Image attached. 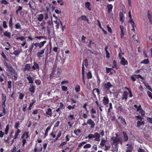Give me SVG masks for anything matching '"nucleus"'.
I'll use <instances>...</instances> for the list:
<instances>
[{"instance_id": "nucleus-8", "label": "nucleus", "mask_w": 152, "mask_h": 152, "mask_svg": "<svg viewBox=\"0 0 152 152\" xmlns=\"http://www.w3.org/2000/svg\"><path fill=\"white\" fill-rule=\"evenodd\" d=\"M45 49H43L40 52H39L37 54V57L40 58L42 57V55L44 53L45 51Z\"/></svg>"}, {"instance_id": "nucleus-26", "label": "nucleus", "mask_w": 152, "mask_h": 152, "mask_svg": "<svg viewBox=\"0 0 152 152\" xmlns=\"http://www.w3.org/2000/svg\"><path fill=\"white\" fill-rule=\"evenodd\" d=\"M107 8L108 9V12L110 13L112 10L113 8V6L112 5L110 4L107 5Z\"/></svg>"}, {"instance_id": "nucleus-43", "label": "nucleus", "mask_w": 152, "mask_h": 152, "mask_svg": "<svg viewBox=\"0 0 152 152\" xmlns=\"http://www.w3.org/2000/svg\"><path fill=\"white\" fill-rule=\"evenodd\" d=\"M87 77L88 79H90L92 77V75L90 72H88L87 75Z\"/></svg>"}, {"instance_id": "nucleus-9", "label": "nucleus", "mask_w": 152, "mask_h": 152, "mask_svg": "<svg viewBox=\"0 0 152 152\" xmlns=\"http://www.w3.org/2000/svg\"><path fill=\"white\" fill-rule=\"evenodd\" d=\"M95 139L94 140L96 141H99L100 140V135L97 132L94 133Z\"/></svg>"}, {"instance_id": "nucleus-56", "label": "nucleus", "mask_w": 152, "mask_h": 152, "mask_svg": "<svg viewBox=\"0 0 152 152\" xmlns=\"http://www.w3.org/2000/svg\"><path fill=\"white\" fill-rule=\"evenodd\" d=\"M12 18H10V20L9 21L10 27H11L12 26Z\"/></svg>"}, {"instance_id": "nucleus-23", "label": "nucleus", "mask_w": 152, "mask_h": 152, "mask_svg": "<svg viewBox=\"0 0 152 152\" xmlns=\"http://www.w3.org/2000/svg\"><path fill=\"white\" fill-rule=\"evenodd\" d=\"M6 96H5V98H6ZM6 101V99H5L4 102H3V104H2V107L3 109V113L4 114H5L6 113V111L5 110V102Z\"/></svg>"}, {"instance_id": "nucleus-39", "label": "nucleus", "mask_w": 152, "mask_h": 152, "mask_svg": "<svg viewBox=\"0 0 152 152\" xmlns=\"http://www.w3.org/2000/svg\"><path fill=\"white\" fill-rule=\"evenodd\" d=\"M15 28L17 29H21V26L20 23H17L15 25Z\"/></svg>"}, {"instance_id": "nucleus-36", "label": "nucleus", "mask_w": 152, "mask_h": 152, "mask_svg": "<svg viewBox=\"0 0 152 152\" xmlns=\"http://www.w3.org/2000/svg\"><path fill=\"white\" fill-rule=\"evenodd\" d=\"M149 63V61L148 59L144 60L141 62V64H147Z\"/></svg>"}, {"instance_id": "nucleus-14", "label": "nucleus", "mask_w": 152, "mask_h": 152, "mask_svg": "<svg viewBox=\"0 0 152 152\" xmlns=\"http://www.w3.org/2000/svg\"><path fill=\"white\" fill-rule=\"evenodd\" d=\"M120 28L121 31V34H120L121 37V39H123L124 35V27L123 26L120 25Z\"/></svg>"}, {"instance_id": "nucleus-1", "label": "nucleus", "mask_w": 152, "mask_h": 152, "mask_svg": "<svg viewBox=\"0 0 152 152\" xmlns=\"http://www.w3.org/2000/svg\"><path fill=\"white\" fill-rule=\"evenodd\" d=\"M111 139L112 141V144L115 146H117L119 143L122 144L123 141L120 137H112Z\"/></svg>"}, {"instance_id": "nucleus-2", "label": "nucleus", "mask_w": 152, "mask_h": 152, "mask_svg": "<svg viewBox=\"0 0 152 152\" xmlns=\"http://www.w3.org/2000/svg\"><path fill=\"white\" fill-rule=\"evenodd\" d=\"M29 133L28 132H25L21 136V139L22 142V145L24 147L25 144L26 143V139L28 138Z\"/></svg>"}, {"instance_id": "nucleus-29", "label": "nucleus", "mask_w": 152, "mask_h": 152, "mask_svg": "<svg viewBox=\"0 0 152 152\" xmlns=\"http://www.w3.org/2000/svg\"><path fill=\"white\" fill-rule=\"evenodd\" d=\"M120 19L121 22L123 23L124 21V17L123 15V14L120 13L119 14Z\"/></svg>"}, {"instance_id": "nucleus-19", "label": "nucleus", "mask_w": 152, "mask_h": 152, "mask_svg": "<svg viewBox=\"0 0 152 152\" xmlns=\"http://www.w3.org/2000/svg\"><path fill=\"white\" fill-rule=\"evenodd\" d=\"M106 142L107 140H105L103 138L102 139L100 143V145L102 147H103L104 145Z\"/></svg>"}, {"instance_id": "nucleus-18", "label": "nucleus", "mask_w": 152, "mask_h": 152, "mask_svg": "<svg viewBox=\"0 0 152 152\" xmlns=\"http://www.w3.org/2000/svg\"><path fill=\"white\" fill-rule=\"evenodd\" d=\"M21 132V131L19 129H17V131L15 132L14 136V139H16L17 138L19 134Z\"/></svg>"}, {"instance_id": "nucleus-20", "label": "nucleus", "mask_w": 152, "mask_h": 152, "mask_svg": "<svg viewBox=\"0 0 152 152\" xmlns=\"http://www.w3.org/2000/svg\"><path fill=\"white\" fill-rule=\"evenodd\" d=\"M46 42V41H44L43 42H41L40 43H38V46L39 48L40 49L42 48L44 45V44Z\"/></svg>"}, {"instance_id": "nucleus-21", "label": "nucleus", "mask_w": 152, "mask_h": 152, "mask_svg": "<svg viewBox=\"0 0 152 152\" xmlns=\"http://www.w3.org/2000/svg\"><path fill=\"white\" fill-rule=\"evenodd\" d=\"M44 16L42 14H40L38 16L37 20L39 21H41L44 18Z\"/></svg>"}, {"instance_id": "nucleus-49", "label": "nucleus", "mask_w": 152, "mask_h": 152, "mask_svg": "<svg viewBox=\"0 0 152 152\" xmlns=\"http://www.w3.org/2000/svg\"><path fill=\"white\" fill-rule=\"evenodd\" d=\"M147 120L148 122L152 124V117L151 118L148 117L147 118Z\"/></svg>"}, {"instance_id": "nucleus-3", "label": "nucleus", "mask_w": 152, "mask_h": 152, "mask_svg": "<svg viewBox=\"0 0 152 152\" xmlns=\"http://www.w3.org/2000/svg\"><path fill=\"white\" fill-rule=\"evenodd\" d=\"M136 109L137 111H139L142 115H145V112L141 108V106L140 105L139 106H137L136 105H134V106Z\"/></svg>"}, {"instance_id": "nucleus-47", "label": "nucleus", "mask_w": 152, "mask_h": 152, "mask_svg": "<svg viewBox=\"0 0 152 152\" xmlns=\"http://www.w3.org/2000/svg\"><path fill=\"white\" fill-rule=\"evenodd\" d=\"M113 68H108L107 67L106 68V72L107 73L110 72L112 70H113Z\"/></svg>"}, {"instance_id": "nucleus-57", "label": "nucleus", "mask_w": 152, "mask_h": 152, "mask_svg": "<svg viewBox=\"0 0 152 152\" xmlns=\"http://www.w3.org/2000/svg\"><path fill=\"white\" fill-rule=\"evenodd\" d=\"M19 124L18 122H16L15 123V128L17 130V129H18V128L19 127Z\"/></svg>"}, {"instance_id": "nucleus-7", "label": "nucleus", "mask_w": 152, "mask_h": 152, "mask_svg": "<svg viewBox=\"0 0 152 152\" xmlns=\"http://www.w3.org/2000/svg\"><path fill=\"white\" fill-rule=\"evenodd\" d=\"M131 78L132 80L133 81H135L136 78H140L142 79H143L142 77L140 75H134L131 77Z\"/></svg>"}, {"instance_id": "nucleus-44", "label": "nucleus", "mask_w": 152, "mask_h": 152, "mask_svg": "<svg viewBox=\"0 0 152 152\" xmlns=\"http://www.w3.org/2000/svg\"><path fill=\"white\" fill-rule=\"evenodd\" d=\"M12 82L11 81H9L7 82V87L11 89L12 87Z\"/></svg>"}, {"instance_id": "nucleus-61", "label": "nucleus", "mask_w": 152, "mask_h": 152, "mask_svg": "<svg viewBox=\"0 0 152 152\" xmlns=\"http://www.w3.org/2000/svg\"><path fill=\"white\" fill-rule=\"evenodd\" d=\"M86 38V37H85L83 35L82 36L81 40L82 42L83 43L85 42V39Z\"/></svg>"}, {"instance_id": "nucleus-37", "label": "nucleus", "mask_w": 152, "mask_h": 152, "mask_svg": "<svg viewBox=\"0 0 152 152\" xmlns=\"http://www.w3.org/2000/svg\"><path fill=\"white\" fill-rule=\"evenodd\" d=\"M50 128L48 127L46 129L45 131V136L44 137V138L45 137L48 135V131L50 130Z\"/></svg>"}, {"instance_id": "nucleus-58", "label": "nucleus", "mask_w": 152, "mask_h": 152, "mask_svg": "<svg viewBox=\"0 0 152 152\" xmlns=\"http://www.w3.org/2000/svg\"><path fill=\"white\" fill-rule=\"evenodd\" d=\"M88 115L86 114L85 113H83L82 114V117L83 118H85V119H86L88 118Z\"/></svg>"}, {"instance_id": "nucleus-53", "label": "nucleus", "mask_w": 152, "mask_h": 152, "mask_svg": "<svg viewBox=\"0 0 152 152\" xmlns=\"http://www.w3.org/2000/svg\"><path fill=\"white\" fill-rule=\"evenodd\" d=\"M24 95L23 94L21 93H20L19 95V99H23V98L24 97Z\"/></svg>"}, {"instance_id": "nucleus-48", "label": "nucleus", "mask_w": 152, "mask_h": 152, "mask_svg": "<svg viewBox=\"0 0 152 152\" xmlns=\"http://www.w3.org/2000/svg\"><path fill=\"white\" fill-rule=\"evenodd\" d=\"M32 102H31L30 105H29V108L30 109H31V107H32L33 104L35 102V100H33L32 101Z\"/></svg>"}, {"instance_id": "nucleus-54", "label": "nucleus", "mask_w": 152, "mask_h": 152, "mask_svg": "<svg viewBox=\"0 0 152 152\" xmlns=\"http://www.w3.org/2000/svg\"><path fill=\"white\" fill-rule=\"evenodd\" d=\"M20 53V52L18 50H15L14 51L13 53L15 55H18Z\"/></svg>"}, {"instance_id": "nucleus-32", "label": "nucleus", "mask_w": 152, "mask_h": 152, "mask_svg": "<svg viewBox=\"0 0 152 152\" xmlns=\"http://www.w3.org/2000/svg\"><path fill=\"white\" fill-rule=\"evenodd\" d=\"M123 134L124 136L123 138L124 141L125 142L126 141L128 140V137L127 136L126 134L125 133H124V132H123Z\"/></svg>"}, {"instance_id": "nucleus-64", "label": "nucleus", "mask_w": 152, "mask_h": 152, "mask_svg": "<svg viewBox=\"0 0 152 152\" xmlns=\"http://www.w3.org/2000/svg\"><path fill=\"white\" fill-rule=\"evenodd\" d=\"M138 152H146L144 150L140 148L138 150Z\"/></svg>"}, {"instance_id": "nucleus-15", "label": "nucleus", "mask_w": 152, "mask_h": 152, "mask_svg": "<svg viewBox=\"0 0 152 152\" xmlns=\"http://www.w3.org/2000/svg\"><path fill=\"white\" fill-rule=\"evenodd\" d=\"M35 87L33 85H31L30 86V87L29 88V91L31 93H33L35 92Z\"/></svg>"}, {"instance_id": "nucleus-30", "label": "nucleus", "mask_w": 152, "mask_h": 152, "mask_svg": "<svg viewBox=\"0 0 152 152\" xmlns=\"http://www.w3.org/2000/svg\"><path fill=\"white\" fill-rule=\"evenodd\" d=\"M30 68V65L29 64H26V65L25 68L23 69V71H25L26 70L28 71L29 70Z\"/></svg>"}, {"instance_id": "nucleus-38", "label": "nucleus", "mask_w": 152, "mask_h": 152, "mask_svg": "<svg viewBox=\"0 0 152 152\" xmlns=\"http://www.w3.org/2000/svg\"><path fill=\"white\" fill-rule=\"evenodd\" d=\"M91 145L90 144H87L84 145L83 146V148L84 149L89 148L91 147Z\"/></svg>"}, {"instance_id": "nucleus-55", "label": "nucleus", "mask_w": 152, "mask_h": 152, "mask_svg": "<svg viewBox=\"0 0 152 152\" xmlns=\"http://www.w3.org/2000/svg\"><path fill=\"white\" fill-rule=\"evenodd\" d=\"M7 70L9 71L10 69H11L12 68V66H11V65L10 64H9L7 66Z\"/></svg>"}, {"instance_id": "nucleus-13", "label": "nucleus", "mask_w": 152, "mask_h": 152, "mask_svg": "<svg viewBox=\"0 0 152 152\" xmlns=\"http://www.w3.org/2000/svg\"><path fill=\"white\" fill-rule=\"evenodd\" d=\"M126 146L128 147L126 149V152H131L133 150L132 148L131 145H130L127 144Z\"/></svg>"}, {"instance_id": "nucleus-22", "label": "nucleus", "mask_w": 152, "mask_h": 152, "mask_svg": "<svg viewBox=\"0 0 152 152\" xmlns=\"http://www.w3.org/2000/svg\"><path fill=\"white\" fill-rule=\"evenodd\" d=\"M92 93L94 95H95V94H97L98 95L99 94V90L98 88H95L93 89Z\"/></svg>"}, {"instance_id": "nucleus-5", "label": "nucleus", "mask_w": 152, "mask_h": 152, "mask_svg": "<svg viewBox=\"0 0 152 152\" xmlns=\"http://www.w3.org/2000/svg\"><path fill=\"white\" fill-rule=\"evenodd\" d=\"M87 124L91 126V128H94L95 124L94 122L91 119H88L87 120Z\"/></svg>"}, {"instance_id": "nucleus-4", "label": "nucleus", "mask_w": 152, "mask_h": 152, "mask_svg": "<svg viewBox=\"0 0 152 152\" xmlns=\"http://www.w3.org/2000/svg\"><path fill=\"white\" fill-rule=\"evenodd\" d=\"M34 46H35L34 49H36L37 47L38 46V42L32 43L31 45L29 47L28 52L31 53Z\"/></svg>"}, {"instance_id": "nucleus-60", "label": "nucleus", "mask_w": 152, "mask_h": 152, "mask_svg": "<svg viewBox=\"0 0 152 152\" xmlns=\"http://www.w3.org/2000/svg\"><path fill=\"white\" fill-rule=\"evenodd\" d=\"M70 137V136L69 135L67 134L65 137L66 140L67 141H69Z\"/></svg>"}, {"instance_id": "nucleus-35", "label": "nucleus", "mask_w": 152, "mask_h": 152, "mask_svg": "<svg viewBox=\"0 0 152 152\" xmlns=\"http://www.w3.org/2000/svg\"><path fill=\"white\" fill-rule=\"evenodd\" d=\"M4 36L9 38L10 37V33L7 31H5L4 32Z\"/></svg>"}, {"instance_id": "nucleus-59", "label": "nucleus", "mask_w": 152, "mask_h": 152, "mask_svg": "<svg viewBox=\"0 0 152 152\" xmlns=\"http://www.w3.org/2000/svg\"><path fill=\"white\" fill-rule=\"evenodd\" d=\"M61 89L63 91H66L67 90V88L66 86H63L61 87Z\"/></svg>"}, {"instance_id": "nucleus-50", "label": "nucleus", "mask_w": 152, "mask_h": 152, "mask_svg": "<svg viewBox=\"0 0 152 152\" xmlns=\"http://www.w3.org/2000/svg\"><path fill=\"white\" fill-rule=\"evenodd\" d=\"M75 104L73 105L72 106H71V105H69L67 107V108L71 110V109H74L75 108Z\"/></svg>"}, {"instance_id": "nucleus-25", "label": "nucleus", "mask_w": 152, "mask_h": 152, "mask_svg": "<svg viewBox=\"0 0 152 152\" xmlns=\"http://www.w3.org/2000/svg\"><path fill=\"white\" fill-rule=\"evenodd\" d=\"M34 65L32 66V68L34 70L36 69H39V66L38 64L35 62H34Z\"/></svg>"}, {"instance_id": "nucleus-51", "label": "nucleus", "mask_w": 152, "mask_h": 152, "mask_svg": "<svg viewBox=\"0 0 152 152\" xmlns=\"http://www.w3.org/2000/svg\"><path fill=\"white\" fill-rule=\"evenodd\" d=\"M147 93L148 96L151 99H152V93L149 91H147Z\"/></svg>"}, {"instance_id": "nucleus-33", "label": "nucleus", "mask_w": 152, "mask_h": 152, "mask_svg": "<svg viewBox=\"0 0 152 152\" xmlns=\"http://www.w3.org/2000/svg\"><path fill=\"white\" fill-rule=\"evenodd\" d=\"M88 138L89 139H91L93 138H95L94 136V134H89L87 137H86V138Z\"/></svg>"}, {"instance_id": "nucleus-34", "label": "nucleus", "mask_w": 152, "mask_h": 152, "mask_svg": "<svg viewBox=\"0 0 152 152\" xmlns=\"http://www.w3.org/2000/svg\"><path fill=\"white\" fill-rule=\"evenodd\" d=\"M90 5V4L89 2H87L86 3V4H85L86 7V8H87L88 9V10H89L90 11L91 10V9L89 7Z\"/></svg>"}, {"instance_id": "nucleus-45", "label": "nucleus", "mask_w": 152, "mask_h": 152, "mask_svg": "<svg viewBox=\"0 0 152 152\" xmlns=\"http://www.w3.org/2000/svg\"><path fill=\"white\" fill-rule=\"evenodd\" d=\"M35 82L37 85H40L41 83V81L39 80H36L35 81Z\"/></svg>"}, {"instance_id": "nucleus-6", "label": "nucleus", "mask_w": 152, "mask_h": 152, "mask_svg": "<svg viewBox=\"0 0 152 152\" xmlns=\"http://www.w3.org/2000/svg\"><path fill=\"white\" fill-rule=\"evenodd\" d=\"M112 86V85L110 82L105 83L104 85V88L107 90H109Z\"/></svg>"}, {"instance_id": "nucleus-52", "label": "nucleus", "mask_w": 152, "mask_h": 152, "mask_svg": "<svg viewBox=\"0 0 152 152\" xmlns=\"http://www.w3.org/2000/svg\"><path fill=\"white\" fill-rule=\"evenodd\" d=\"M135 118H137L139 121H143L142 118L140 116H135Z\"/></svg>"}, {"instance_id": "nucleus-31", "label": "nucleus", "mask_w": 152, "mask_h": 152, "mask_svg": "<svg viewBox=\"0 0 152 152\" xmlns=\"http://www.w3.org/2000/svg\"><path fill=\"white\" fill-rule=\"evenodd\" d=\"M27 80L29 81V83H32L33 82V81L32 78L30 76H29L27 77Z\"/></svg>"}, {"instance_id": "nucleus-40", "label": "nucleus", "mask_w": 152, "mask_h": 152, "mask_svg": "<svg viewBox=\"0 0 152 152\" xmlns=\"http://www.w3.org/2000/svg\"><path fill=\"white\" fill-rule=\"evenodd\" d=\"M75 91L77 92H79L80 90V86L79 85H77L75 88Z\"/></svg>"}, {"instance_id": "nucleus-28", "label": "nucleus", "mask_w": 152, "mask_h": 152, "mask_svg": "<svg viewBox=\"0 0 152 152\" xmlns=\"http://www.w3.org/2000/svg\"><path fill=\"white\" fill-rule=\"evenodd\" d=\"M74 132L76 135L79 136L80 134L81 131L80 129H77V130H75Z\"/></svg>"}, {"instance_id": "nucleus-10", "label": "nucleus", "mask_w": 152, "mask_h": 152, "mask_svg": "<svg viewBox=\"0 0 152 152\" xmlns=\"http://www.w3.org/2000/svg\"><path fill=\"white\" fill-rule=\"evenodd\" d=\"M128 95V92L125 91L124 92L123 94L122 99V100H125V101L127 99V96Z\"/></svg>"}, {"instance_id": "nucleus-41", "label": "nucleus", "mask_w": 152, "mask_h": 152, "mask_svg": "<svg viewBox=\"0 0 152 152\" xmlns=\"http://www.w3.org/2000/svg\"><path fill=\"white\" fill-rule=\"evenodd\" d=\"M9 130V125H8L6 126V128L5 129V134H8Z\"/></svg>"}, {"instance_id": "nucleus-27", "label": "nucleus", "mask_w": 152, "mask_h": 152, "mask_svg": "<svg viewBox=\"0 0 152 152\" xmlns=\"http://www.w3.org/2000/svg\"><path fill=\"white\" fill-rule=\"evenodd\" d=\"M79 19L82 20H85L87 21H88V20L87 19V17L85 15H82L79 18Z\"/></svg>"}, {"instance_id": "nucleus-16", "label": "nucleus", "mask_w": 152, "mask_h": 152, "mask_svg": "<svg viewBox=\"0 0 152 152\" xmlns=\"http://www.w3.org/2000/svg\"><path fill=\"white\" fill-rule=\"evenodd\" d=\"M121 64L125 66L127 65L128 62L124 58H123L121 59Z\"/></svg>"}, {"instance_id": "nucleus-63", "label": "nucleus", "mask_w": 152, "mask_h": 152, "mask_svg": "<svg viewBox=\"0 0 152 152\" xmlns=\"http://www.w3.org/2000/svg\"><path fill=\"white\" fill-rule=\"evenodd\" d=\"M4 132H3L2 131H0V137H2L4 135Z\"/></svg>"}, {"instance_id": "nucleus-62", "label": "nucleus", "mask_w": 152, "mask_h": 152, "mask_svg": "<svg viewBox=\"0 0 152 152\" xmlns=\"http://www.w3.org/2000/svg\"><path fill=\"white\" fill-rule=\"evenodd\" d=\"M3 27L4 28H6L7 27V26L6 24V22L5 21H4L3 22Z\"/></svg>"}, {"instance_id": "nucleus-46", "label": "nucleus", "mask_w": 152, "mask_h": 152, "mask_svg": "<svg viewBox=\"0 0 152 152\" xmlns=\"http://www.w3.org/2000/svg\"><path fill=\"white\" fill-rule=\"evenodd\" d=\"M91 114H96V111L94 108H92L90 111Z\"/></svg>"}, {"instance_id": "nucleus-17", "label": "nucleus", "mask_w": 152, "mask_h": 152, "mask_svg": "<svg viewBox=\"0 0 152 152\" xmlns=\"http://www.w3.org/2000/svg\"><path fill=\"white\" fill-rule=\"evenodd\" d=\"M46 114L47 115H48L49 116H52V112L51 109L50 108H48L47 111L46 112Z\"/></svg>"}, {"instance_id": "nucleus-12", "label": "nucleus", "mask_w": 152, "mask_h": 152, "mask_svg": "<svg viewBox=\"0 0 152 152\" xmlns=\"http://www.w3.org/2000/svg\"><path fill=\"white\" fill-rule=\"evenodd\" d=\"M144 121H138L137 123L136 127L138 128L140 127L141 126L144 125Z\"/></svg>"}, {"instance_id": "nucleus-42", "label": "nucleus", "mask_w": 152, "mask_h": 152, "mask_svg": "<svg viewBox=\"0 0 152 152\" xmlns=\"http://www.w3.org/2000/svg\"><path fill=\"white\" fill-rule=\"evenodd\" d=\"M1 3V4H4V5H7L8 4V3L6 0H2L0 1Z\"/></svg>"}, {"instance_id": "nucleus-11", "label": "nucleus", "mask_w": 152, "mask_h": 152, "mask_svg": "<svg viewBox=\"0 0 152 152\" xmlns=\"http://www.w3.org/2000/svg\"><path fill=\"white\" fill-rule=\"evenodd\" d=\"M109 102L108 98L107 96L104 97L103 98V102L104 104L105 105L107 104Z\"/></svg>"}, {"instance_id": "nucleus-24", "label": "nucleus", "mask_w": 152, "mask_h": 152, "mask_svg": "<svg viewBox=\"0 0 152 152\" xmlns=\"http://www.w3.org/2000/svg\"><path fill=\"white\" fill-rule=\"evenodd\" d=\"M54 22L56 24V28L58 29L59 28V23H61V22L60 20H54Z\"/></svg>"}]
</instances>
